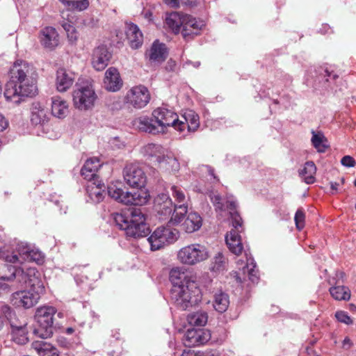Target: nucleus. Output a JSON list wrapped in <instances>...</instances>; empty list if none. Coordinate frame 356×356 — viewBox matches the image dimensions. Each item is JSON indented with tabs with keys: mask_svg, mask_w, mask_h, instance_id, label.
<instances>
[{
	"mask_svg": "<svg viewBox=\"0 0 356 356\" xmlns=\"http://www.w3.org/2000/svg\"><path fill=\"white\" fill-rule=\"evenodd\" d=\"M205 353H195L194 351L191 350H184L181 356H202Z\"/></svg>",
	"mask_w": 356,
	"mask_h": 356,
	"instance_id": "e2e57ef3",
	"label": "nucleus"
},
{
	"mask_svg": "<svg viewBox=\"0 0 356 356\" xmlns=\"http://www.w3.org/2000/svg\"><path fill=\"white\" fill-rule=\"evenodd\" d=\"M69 10L83 11L89 6L88 0H60Z\"/></svg>",
	"mask_w": 356,
	"mask_h": 356,
	"instance_id": "ea45409f",
	"label": "nucleus"
},
{
	"mask_svg": "<svg viewBox=\"0 0 356 356\" xmlns=\"http://www.w3.org/2000/svg\"><path fill=\"white\" fill-rule=\"evenodd\" d=\"M32 347L37 351L39 356H59L58 350L43 340L33 341Z\"/></svg>",
	"mask_w": 356,
	"mask_h": 356,
	"instance_id": "7c9ffc66",
	"label": "nucleus"
},
{
	"mask_svg": "<svg viewBox=\"0 0 356 356\" xmlns=\"http://www.w3.org/2000/svg\"><path fill=\"white\" fill-rule=\"evenodd\" d=\"M8 125V122L7 121V120L5 118L3 115L0 114V131H2L4 129H6Z\"/></svg>",
	"mask_w": 356,
	"mask_h": 356,
	"instance_id": "bf43d9fd",
	"label": "nucleus"
},
{
	"mask_svg": "<svg viewBox=\"0 0 356 356\" xmlns=\"http://www.w3.org/2000/svg\"><path fill=\"white\" fill-rule=\"evenodd\" d=\"M62 26L64 30L66 31L67 37L70 38L71 41H74L76 40V36L75 35V29L71 24V23L68 22H63L62 24Z\"/></svg>",
	"mask_w": 356,
	"mask_h": 356,
	"instance_id": "8fccbe9b",
	"label": "nucleus"
},
{
	"mask_svg": "<svg viewBox=\"0 0 356 356\" xmlns=\"http://www.w3.org/2000/svg\"><path fill=\"white\" fill-rule=\"evenodd\" d=\"M114 220L120 229L125 230V233L127 234V228L130 225V218L122 213H116Z\"/></svg>",
	"mask_w": 356,
	"mask_h": 356,
	"instance_id": "49530a36",
	"label": "nucleus"
},
{
	"mask_svg": "<svg viewBox=\"0 0 356 356\" xmlns=\"http://www.w3.org/2000/svg\"><path fill=\"white\" fill-rule=\"evenodd\" d=\"M104 84L105 88L111 92L118 91L123 82L118 70L115 67H109L105 72Z\"/></svg>",
	"mask_w": 356,
	"mask_h": 356,
	"instance_id": "6ab92c4d",
	"label": "nucleus"
},
{
	"mask_svg": "<svg viewBox=\"0 0 356 356\" xmlns=\"http://www.w3.org/2000/svg\"><path fill=\"white\" fill-rule=\"evenodd\" d=\"M42 46L46 49H54L59 44V36L55 28L46 26L39 33Z\"/></svg>",
	"mask_w": 356,
	"mask_h": 356,
	"instance_id": "a211bd4d",
	"label": "nucleus"
},
{
	"mask_svg": "<svg viewBox=\"0 0 356 356\" xmlns=\"http://www.w3.org/2000/svg\"><path fill=\"white\" fill-rule=\"evenodd\" d=\"M178 116L176 113L165 107L154 109L151 116H140L134 121L138 130L153 135L163 134L168 127L177 130Z\"/></svg>",
	"mask_w": 356,
	"mask_h": 356,
	"instance_id": "7ed1b4c3",
	"label": "nucleus"
},
{
	"mask_svg": "<svg viewBox=\"0 0 356 356\" xmlns=\"http://www.w3.org/2000/svg\"><path fill=\"white\" fill-rule=\"evenodd\" d=\"M1 310L4 314L8 320H10L15 315L14 313H13L11 308L7 305H1Z\"/></svg>",
	"mask_w": 356,
	"mask_h": 356,
	"instance_id": "13d9d810",
	"label": "nucleus"
},
{
	"mask_svg": "<svg viewBox=\"0 0 356 356\" xmlns=\"http://www.w3.org/2000/svg\"><path fill=\"white\" fill-rule=\"evenodd\" d=\"M125 103L134 108L140 109L147 105L150 100V93L147 87L138 85L129 89L125 96Z\"/></svg>",
	"mask_w": 356,
	"mask_h": 356,
	"instance_id": "9b49d317",
	"label": "nucleus"
},
{
	"mask_svg": "<svg viewBox=\"0 0 356 356\" xmlns=\"http://www.w3.org/2000/svg\"><path fill=\"white\" fill-rule=\"evenodd\" d=\"M312 142L314 147L318 152H325L327 148V145L325 143L326 142L325 136L322 134H315L314 131H312Z\"/></svg>",
	"mask_w": 356,
	"mask_h": 356,
	"instance_id": "37998d69",
	"label": "nucleus"
},
{
	"mask_svg": "<svg viewBox=\"0 0 356 356\" xmlns=\"http://www.w3.org/2000/svg\"><path fill=\"white\" fill-rule=\"evenodd\" d=\"M58 344L63 348H70L71 343L65 337L64 335H58L56 339Z\"/></svg>",
	"mask_w": 356,
	"mask_h": 356,
	"instance_id": "4d7b16f0",
	"label": "nucleus"
},
{
	"mask_svg": "<svg viewBox=\"0 0 356 356\" xmlns=\"http://www.w3.org/2000/svg\"><path fill=\"white\" fill-rule=\"evenodd\" d=\"M225 207L229 211V213H230V216H231V219L232 220V214L233 213H238L236 211V202L233 200H227L226 201V204H225Z\"/></svg>",
	"mask_w": 356,
	"mask_h": 356,
	"instance_id": "5fc2aeb1",
	"label": "nucleus"
},
{
	"mask_svg": "<svg viewBox=\"0 0 356 356\" xmlns=\"http://www.w3.org/2000/svg\"><path fill=\"white\" fill-rule=\"evenodd\" d=\"M324 72H325L324 76L327 77V79H326L327 81H328L330 80V79L334 80L338 77V76L336 74L333 73V72H330L327 69L325 70Z\"/></svg>",
	"mask_w": 356,
	"mask_h": 356,
	"instance_id": "052dcab7",
	"label": "nucleus"
},
{
	"mask_svg": "<svg viewBox=\"0 0 356 356\" xmlns=\"http://www.w3.org/2000/svg\"><path fill=\"white\" fill-rule=\"evenodd\" d=\"M202 225V217L195 212L188 213L187 218L181 224L182 229L187 233L197 231Z\"/></svg>",
	"mask_w": 356,
	"mask_h": 356,
	"instance_id": "bb28decb",
	"label": "nucleus"
},
{
	"mask_svg": "<svg viewBox=\"0 0 356 356\" xmlns=\"http://www.w3.org/2000/svg\"><path fill=\"white\" fill-rule=\"evenodd\" d=\"M74 82V78L63 68H60L56 72V86L59 92H65Z\"/></svg>",
	"mask_w": 356,
	"mask_h": 356,
	"instance_id": "a878e982",
	"label": "nucleus"
},
{
	"mask_svg": "<svg viewBox=\"0 0 356 356\" xmlns=\"http://www.w3.org/2000/svg\"><path fill=\"white\" fill-rule=\"evenodd\" d=\"M175 67H176V63L175 61L172 60H169L166 64V66H165V69L166 70L169 71V72H171V71H175Z\"/></svg>",
	"mask_w": 356,
	"mask_h": 356,
	"instance_id": "680f3d73",
	"label": "nucleus"
},
{
	"mask_svg": "<svg viewBox=\"0 0 356 356\" xmlns=\"http://www.w3.org/2000/svg\"><path fill=\"white\" fill-rule=\"evenodd\" d=\"M103 186L100 184H97L95 181L90 182L87 185V193L93 202L99 203L103 200L104 192Z\"/></svg>",
	"mask_w": 356,
	"mask_h": 356,
	"instance_id": "473e14b6",
	"label": "nucleus"
},
{
	"mask_svg": "<svg viewBox=\"0 0 356 356\" xmlns=\"http://www.w3.org/2000/svg\"><path fill=\"white\" fill-rule=\"evenodd\" d=\"M149 61L152 63H160L165 60L167 57V51L165 45L159 43L158 40L153 42L150 49L146 54Z\"/></svg>",
	"mask_w": 356,
	"mask_h": 356,
	"instance_id": "b1692460",
	"label": "nucleus"
},
{
	"mask_svg": "<svg viewBox=\"0 0 356 356\" xmlns=\"http://www.w3.org/2000/svg\"><path fill=\"white\" fill-rule=\"evenodd\" d=\"M145 221V216L141 209H134L131 211L130 225L127 228V236L135 238L147 236L150 230Z\"/></svg>",
	"mask_w": 356,
	"mask_h": 356,
	"instance_id": "1a4fd4ad",
	"label": "nucleus"
},
{
	"mask_svg": "<svg viewBox=\"0 0 356 356\" xmlns=\"http://www.w3.org/2000/svg\"><path fill=\"white\" fill-rule=\"evenodd\" d=\"M165 3L172 7H177L179 5V0H164Z\"/></svg>",
	"mask_w": 356,
	"mask_h": 356,
	"instance_id": "69168bd1",
	"label": "nucleus"
},
{
	"mask_svg": "<svg viewBox=\"0 0 356 356\" xmlns=\"http://www.w3.org/2000/svg\"><path fill=\"white\" fill-rule=\"evenodd\" d=\"M124 179L126 183L133 188H144L147 177L143 169L136 164L130 163L125 166Z\"/></svg>",
	"mask_w": 356,
	"mask_h": 356,
	"instance_id": "ddd939ff",
	"label": "nucleus"
},
{
	"mask_svg": "<svg viewBox=\"0 0 356 356\" xmlns=\"http://www.w3.org/2000/svg\"><path fill=\"white\" fill-rule=\"evenodd\" d=\"M56 312V309L50 306L42 307L37 309L35 318L41 331L44 330L48 334H53L54 332H64L63 327H58L57 330L56 326L53 327V317Z\"/></svg>",
	"mask_w": 356,
	"mask_h": 356,
	"instance_id": "f8f14e48",
	"label": "nucleus"
},
{
	"mask_svg": "<svg viewBox=\"0 0 356 356\" xmlns=\"http://www.w3.org/2000/svg\"><path fill=\"white\" fill-rule=\"evenodd\" d=\"M127 38L132 49H138L143 42V35L138 26L133 23L127 24Z\"/></svg>",
	"mask_w": 356,
	"mask_h": 356,
	"instance_id": "aec40b11",
	"label": "nucleus"
},
{
	"mask_svg": "<svg viewBox=\"0 0 356 356\" xmlns=\"http://www.w3.org/2000/svg\"><path fill=\"white\" fill-rule=\"evenodd\" d=\"M316 172V166L313 161H307L303 168L298 170L299 176L307 184L315 182V175Z\"/></svg>",
	"mask_w": 356,
	"mask_h": 356,
	"instance_id": "2f4dec72",
	"label": "nucleus"
},
{
	"mask_svg": "<svg viewBox=\"0 0 356 356\" xmlns=\"http://www.w3.org/2000/svg\"><path fill=\"white\" fill-rule=\"evenodd\" d=\"M211 335H184L183 342L185 346L194 347L207 343Z\"/></svg>",
	"mask_w": 356,
	"mask_h": 356,
	"instance_id": "f704fd0d",
	"label": "nucleus"
},
{
	"mask_svg": "<svg viewBox=\"0 0 356 356\" xmlns=\"http://www.w3.org/2000/svg\"><path fill=\"white\" fill-rule=\"evenodd\" d=\"M341 163L345 167L351 168L355 165V159L350 156H344L341 160Z\"/></svg>",
	"mask_w": 356,
	"mask_h": 356,
	"instance_id": "864d4df0",
	"label": "nucleus"
},
{
	"mask_svg": "<svg viewBox=\"0 0 356 356\" xmlns=\"http://www.w3.org/2000/svg\"><path fill=\"white\" fill-rule=\"evenodd\" d=\"M11 340L18 345H24L29 341L26 335H13Z\"/></svg>",
	"mask_w": 356,
	"mask_h": 356,
	"instance_id": "6e6d98bb",
	"label": "nucleus"
},
{
	"mask_svg": "<svg viewBox=\"0 0 356 356\" xmlns=\"http://www.w3.org/2000/svg\"><path fill=\"white\" fill-rule=\"evenodd\" d=\"M331 296L337 300H348L350 298L349 289L344 286H333L330 289Z\"/></svg>",
	"mask_w": 356,
	"mask_h": 356,
	"instance_id": "58836bf2",
	"label": "nucleus"
},
{
	"mask_svg": "<svg viewBox=\"0 0 356 356\" xmlns=\"http://www.w3.org/2000/svg\"><path fill=\"white\" fill-rule=\"evenodd\" d=\"M233 229L225 236V241L230 252L236 255L240 254L243 246L241 242L240 233L243 232V220L238 213L232 214Z\"/></svg>",
	"mask_w": 356,
	"mask_h": 356,
	"instance_id": "6e6552de",
	"label": "nucleus"
},
{
	"mask_svg": "<svg viewBox=\"0 0 356 356\" xmlns=\"http://www.w3.org/2000/svg\"><path fill=\"white\" fill-rule=\"evenodd\" d=\"M339 186V183H337V182H331L330 183V187L332 190L337 191Z\"/></svg>",
	"mask_w": 356,
	"mask_h": 356,
	"instance_id": "774afa93",
	"label": "nucleus"
},
{
	"mask_svg": "<svg viewBox=\"0 0 356 356\" xmlns=\"http://www.w3.org/2000/svg\"><path fill=\"white\" fill-rule=\"evenodd\" d=\"M246 261L245 265L243 267L242 270L244 274H248L249 279L252 282H256L258 280L257 270L256 269V263L251 256H248L245 253Z\"/></svg>",
	"mask_w": 356,
	"mask_h": 356,
	"instance_id": "e433bc0d",
	"label": "nucleus"
},
{
	"mask_svg": "<svg viewBox=\"0 0 356 356\" xmlns=\"http://www.w3.org/2000/svg\"><path fill=\"white\" fill-rule=\"evenodd\" d=\"M27 257L28 258L26 261H35L37 264H40L43 262L44 256L42 253L38 250H34L31 248Z\"/></svg>",
	"mask_w": 356,
	"mask_h": 356,
	"instance_id": "09e8293b",
	"label": "nucleus"
},
{
	"mask_svg": "<svg viewBox=\"0 0 356 356\" xmlns=\"http://www.w3.org/2000/svg\"><path fill=\"white\" fill-rule=\"evenodd\" d=\"M209 252L207 248L199 243H193L181 248L177 254L179 261L186 265H195L207 259Z\"/></svg>",
	"mask_w": 356,
	"mask_h": 356,
	"instance_id": "423d86ee",
	"label": "nucleus"
},
{
	"mask_svg": "<svg viewBox=\"0 0 356 356\" xmlns=\"http://www.w3.org/2000/svg\"><path fill=\"white\" fill-rule=\"evenodd\" d=\"M47 113V111L40 104H33L31 108V123L34 125H43L48 121Z\"/></svg>",
	"mask_w": 356,
	"mask_h": 356,
	"instance_id": "c756f323",
	"label": "nucleus"
},
{
	"mask_svg": "<svg viewBox=\"0 0 356 356\" xmlns=\"http://www.w3.org/2000/svg\"><path fill=\"white\" fill-rule=\"evenodd\" d=\"M111 58V54L107 47L104 45L99 46L93 51L92 65L96 70H103L108 65Z\"/></svg>",
	"mask_w": 356,
	"mask_h": 356,
	"instance_id": "f3484780",
	"label": "nucleus"
},
{
	"mask_svg": "<svg viewBox=\"0 0 356 356\" xmlns=\"http://www.w3.org/2000/svg\"><path fill=\"white\" fill-rule=\"evenodd\" d=\"M204 26L203 21L184 15V26L181 29V35L186 40H191L200 33V31Z\"/></svg>",
	"mask_w": 356,
	"mask_h": 356,
	"instance_id": "4468645a",
	"label": "nucleus"
},
{
	"mask_svg": "<svg viewBox=\"0 0 356 356\" xmlns=\"http://www.w3.org/2000/svg\"><path fill=\"white\" fill-rule=\"evenodd\" d=\"M143 154L149 161L166 170L177 171L179 163L176 158L170 156L167 150L159 144L149 143L143 147Z\"/></svg>",
	"mask_w": 356,
	"mask_h": 356,
	"instance_id": "39448f33",
	"label": "nucleus"
},
{
	"mask_svg": "<svg viewBox=\"0 0 356 356\" xmlns=\"http://www.w3.org/2000/svg\"><path fill=\"white\" fill-rule=\"evenodd\" d=\"M227 260L221 252H218L213 259L211 270L214 272H220L226 269Z\"/></svg>",
	"mask_w": 356,
	"mask_h": 356,
	"instance_id": "a19ab883",
	"label": "nucleus"
},
{
	"mask_svg": "<svg viewBox=\"0 0 356 356\" xmlns=\"http://www.w3.org/2000/svg\"><path fill=\"white\" fill-rule=\"evenodd\" d=\"M170 280L172 284V287L175 286L184 285L186 280H194L191 277L186 275L185 273L179 268H172L170 272Z\"/></svg>",
	"mask_w": 356,
	"mask_h": 356,
	"instance_id": "4c0bfd02",
	"label": "nucleus"
},
{
	"mask_svg": "<svg viewBox=\"0 0 356 356\" xmlns=\"http://www.w3.org/2000/svg\"><path fill=\"white\" fill-rule=\"evenodd\" d=\"M30 250L31 248L29 246L21 243L17 244L16 252H12L11 254H3L2 257L6 261L10 263H23L26 261Z\"/></svg>",
	"mask_w": 356,
	"mask_h": 356,
	"instance_id": "4be33fe9",
	"label": "nucleus"
},
{
	"mask_svg": "<svg viewBox=\"0 0 356 356\" xmlns=\"http://www.w3.org/2000/svg\"><path fill=\"white\" fill-rule=\"evenodd\" d=\"M72 97L74 106L83 111L91 108L97 99L92 86L88 83L76 84Z\"/></svg>",
	"mask_w": 356,
	"mask_h": 356,
	"instance_id": "0eeeda50",
	"label": "nucleus"
},
{
	"mask_svg": "<svg viewBox=\"0 0 356 356\" xmlns=\"http://www.w3.org/2000/svg\"><path fill=\"white\" fill-rule=\"evenodd\" d=\"M171 191L172 195L175 200V201L177 202V204H181L183 203L188 204V200L186 198L184 191L181 188L177 186H172L171 187Z\"/></svg>",
	"mask_w": 356,
	"mask_h": 356,
	"instance_id": "a18cd8bd",
	"label": "nucleus"
},
{
	"mask_svg": "<svg viewBox=\"0 0 356 356\" xmlns=\"http://www.w3.org/2000/svg\"><path fill=\"white\" fill-rule=\"evenodd\" d=\"M10 76L4 92L7 101L18 104L24 97H32L38 93V73L33 65L17 60L10 68Z\"/></svg>",
	"mask_w": 356,
	"mask_h": 356,
	"instance_id": "f257e3e1",
	"label": "nucleus"
},
{
	"mask_svg": "<svg viewBox=\"0 0 356 356\" xmlns=\"http://www.w3.org/2000/svg\"><path fill=\"white\" fill-rule=\"evenodd\" d=\"M182 120L177 119V130L183 132L186 128L188 131L193 132L200 126L199 116L193 110H188L181 116Z\"/></svg>",
	"mask_w": 356,
	"mask_h": 356,
	"instance_id": "dca6fc26",
	"label": "nucleus"
},
{
	"mask_svg": "<svg viewBox=\"0 0 356 356\" xmlns=\"http://www.w3.org/2000/svg\"><path fill=\"white\" fill-rule=\"evenodd\" d=\"M108 194L111 197L122 203V200L126 197L127 191H124L122 188L112 184L108 186Z\"/></svg>",
	"mask_w": 356,
	"mask_h": 356,
	"instance_id": "c03bdc74",
	"label": "nucleus"
},
{
	"mask_svg": "<svg viewBox=\"0 0 356 356\" xmlns=\"http://www.w3.org/2000/svg\"><path fill=\"white\" fill-rule=\"evenodd\" d=\"M188 321L190 327L187 329L186 334H190L193 331L197 333L199 330L195 327L204 326L208 321V314L205 312H197L188 316Z\"/></svg>",
	"mask_w": 356,
	"mask_h": 356,
	"instance_id": "393cba45",
	"label": "nucleus"
},
{
	"mask_svg": "<svg viewBox=\"0 0 356 356\" xmlns=\"http://www.w3.org/2000/svg\"><path fill=\"white\" fill-rule=\"evenodd\" d=\"M294 220L298 230H301L305 227V213L302 208L297 210L294 216Z\"/></svg>",
	"mask_w": 356,
	"mask_h": 356,
	"instance_id": "de8ad7c7",
	"label": "nucleus"
},
{
	"mask_svg": "<svg viewBox=\"0 0 356 356\" xmlns=\"http://www.w3.org/2000/svg\"><path fill=\"white\" fill-rule=\"evenodd\" d=\"M188 204H175L173 213L170 220L172 225L179 224L184 218L188 212Z\"/></svg>",
	"mask_w": 356,
	"mask_h": 356,
	"instance_id": "c9c22d12",
	"label": "nucleus"
},
{
	"mask_svg": "<svg viewBox=\"0 0 356 356\" xmlns=\"http://www.w3.org/2000/svg\"><path fill=\"white\" fill-rule=\"evenodd\" d=\"M9 321L13 332H22L23 334L28 332V331L26 330L27 323L24 318H22L20 320L17 318L15 315L13 318H11L9 320Z\"/></svg>",
	"mask_w": 356,
	"mask_h": 356,
	"instance_id": "79ce46f5",
	"label": "nucleus"
},
{
	"mask_svg": "<svg viewBox=\"0 0 356 356\" xmlns=\"http://www.w3.org/2000/svg\"><path fill=\"white\" fill-rule=\"evenodd\" d=\"M179 232L176 229L160 227L147 238L152 250H158L165 244L173 243L178 237Z\"/></svg>",
	"mask_w": 356,
	"mask_h": 356,
	"instance_id": "9d476101",
	"label": "nucleus"
},
{
	"mask_svg": "<svg viewBox=\"0 0 356 356\" xmlns=\"http://www.w3.org/2000/svg\"><path fill=\"white\" fill-rule=\"evenodd\" d=\"M335 316L339 322L344 323L348 325L352 323L350 317L346 312L338 311L336 312Z\"/></svg>",
	"mask_w": 356,
	"mask_h": 356,
	"instance_id": "603ef678",
	"label": "nucleus"
},
{
	"mask_svg": "<svg viewBox=\"0 0 356 356\" xmlns=\"http://www.w3.org/2000/svg\"><path fill=\"white\" fill-rule=\"evenodd\" d=\"M213 305L219 313L226 312L229 305V297L227 293L219 291L214 295Z\"/></svg>",
	"mask_w": 356,
	"mask_h": 356,
	"instance_id": "72a5a7b5",
	"label": "nucleus"
},
{
	"mask_svg": "<svg viewBox=\"0 0 356 356\" xmlns=\"http://www.w3.org/2000/svg\"><path fill=\"white\" fill-rule=\"evenodd\" d=\"M149 199V195L145 189L138 188L134 193L127 191L126 197L122 200L125 204L143 205Z\"/></svg>",
	"mask_w": 356,
	"mask_h": 356,
	"instance_id": "412c9836",
	"label": "nucleus"
},
{
	"mask_svg": "<svg viewBox=\"0 0 356 356\" xmlns=\"http://www.w3.org/2000/svg\"><path fill=\"white\" fill-rule=\"evenodd\" d=\"M173 208V203L168 195L161 193L154 198V209L161 220H165L171 216Z\"/></svg>",
	"mask_w": 356,
	"mask_h": 356,
	"instance_id": "2eb2a0df",
	"label": "nucleus"
},
{
	"mask_svg": "<svg viewBox=\"0 0 356 356\" xmlns=\"http://www.w3.org/2000/svg\"><path fill=\"white\" fill-rule=\"evenodd\" d=\"M51 113L58 118H64L68 113V104L60 97H52Z\"/></svg>",
	"mask_w": 356,
	"mask_h": 356,
	"instance_id": "c85d7f7f",
	"label": "nucleus"
},
{
	"mask_svg": "<svg viewBox=\"0 0 356 356\" xmlns=\"http://www.w3.org/2000/svg\"><path fill=\"white\" fill-rule=\"evenodd\" d=\"M184 15L174 12L168 15L165 18V24L175 34L181 33L184 26Z\"/></svg>",
	"mask_w": 356,
	"mask_h": 356,
	"instance_id": "cd10ccee",
	"label": "nucleus"
},
{
	"mask_svg": "<svg viewBox=\"0 0 356 356\" xmlns=\"http://www.w3.org/2000/svg\"><path fill=\"white\" fill-rule=\"evenodd\" d=\"M171 300L179 309L186 310L197 305L202 294L195 280H186L184 285L175 286L170 291Z\"/></svg>",
	"mask_w": 356,
	"mask_h": 356,
	"instance_id": "20e7f679",
	"label": "nucleus"
},
{
	"mask_svg": "<svg viewBox=\"0 0 356 356\" xmlns=\"http://www.w3.org/2000/svg\"><path fill=\"white\" fill-rule=\"evenodd\" d=\"M352 345L350 340L348 337H346L343 341V348L348 349Z\"/></svg>",
	"mask_w": 356,
	"mask_h": 356,
	"instance_id": "0e129e2a",
	"label": "nucleus"
},
{
	"mask_svg": "<svg viewBox=\"0 0 356 356\" xmlns=\"http://www.w3.org/2000/svg\"><path fill=\"white\" fill-rule=\"evenodd\" d=\"M13 268V272L9 277L3 276L2 280L11 281L17 278L19 282L27 284L29 290L19 291L12 295V303L17 307L29 309L35 306L44 292L43 282L40 273L35 268H28L26 271L23 269Z\"/></svg>",
	"mask_w": 356,
	"mask_h": 356,
	"instance_id": "f03ea898",
	"label": "nucleus"
},
{
	"mask_svg": "<svg viewBox=\"0 0 356 356\" xmlns=\"http://www.w3.org/2000/svg\"><path fill=\"white\" fill-rule=\"evenodd\" d=\"M101 165L102 163L98 158L88 159L82 167L81 174L85 179L91 181L97 176V172Z\"/></svg>",
	"mask_w": 356,
	"mask_h": 356,
	"instance_id": "5701e85b",
	"label": "nucleus"
},
{
	"mask_svg": "<svg viewBox=\"0 0 356 356\" xmlns=\"http://www.w3.org/2000/svg\"><path fill=\"white\" fill-rule=\"evenodd\" d=\"M211 201L216 208V210L223 211L225 209V206L219 195H210Z\"/></svg>",
	"mask_w": 356,
	"mask_h": 356,
	"instance_id": "3c124183",
	"label": "nucleus"
},
{
	"mask_svg": "<svg viewBox=\"0 0 356 356\" xmlns=\"http://www.w3.org/2000/svg\"><path fill=\"white\" fill-rule=\"evenodd\" d=\"M180 1L185 5L194 6L196 0H180Z\"/></svg>",
	"mask_w": 356,
	"mask_h": 356,
	"instance_id": "338daca9",
	"label": "nucleus"
}]
</instances>
